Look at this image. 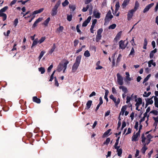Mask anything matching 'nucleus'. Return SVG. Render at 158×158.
Returning a JSON list of instances; mask_svg holds the SVG:
<instances>
[{"label":"nucleus","mask_w":158,"mask_h":158,"mask_svg":"<svg viewBox=\"0 0 158 158\" xmlns=\"http://www.w3.org/2000/svg\"><path fill=\"white\" fill-rule=\"evenodd\" d=\"M149 132H147L145 134H143L141 135L142 142L144 145H148L150 142L151 139L153 136L150 134H148Z\"/></svg>","instance_id":"obj_1"},{"label":"nucleus","mask_w":158,"mask_h":158,"mask_svg":"<svg viewBox=\"0 0 158 158\" xmlns=\"http://www.w3.org/2000/svg\"><path fill=\"white\" fill-rule=\"evenodd\" d=\"M81 58V55H79L77 57L75 62L72 66V72H75L78 69L80 63Z\"/></svg>","instance_id":"obj_2"},{"label":"nucleus","mask_w":158,"mask_h":158,"mask_svg":"<svg viewBox=\"0 0 158 158\" xmlns=\"http://www.w3.org/2000/svg\"><path fill=\"white\" fill-rule=\"evenodd\" d=\"M69 63V61L66 60L64 64L61 63L58 66L57 71L60 72L62 70H63V73H65L67 65Z\"/></svg>","instance_id":"obj_3"},{"label":"nucleus","mask_w":158,"mask_h":158,"mask_svg":"<svg viewBox=\"0 0 158 158\" xmlns=\"http://www.w3.org/2000/svg\"><path fill=\"white\" fill-rule=\"evenodd\" d=\"M60 0L58 1L52 9L51 15L52 16L56 15L57 13V10L61 4Z\"/></svg>","instance_id":"obj_4"},{"label":"nucleus","mask_w":158,"mask_h":158,"mask_svg":"<svg viewBox=\"0 0 158 158\" xmlns=\"http://www.w3.org/2000/svg\"><path fill=\"white\" fill-rule=\"evenodd\" d=\"M125 40H120L118 43L119 48L124 49L127 46L128 42H127L126 44H125Z\"/></svg>","instance_id":"obj_5"},{"label":"nucleus","mask_w":158,"mask_h":158,"mask_svg":"<svg viewBox=\"0 0 158 158\" xmlns=\"http://www.w3.org/2000/svg\"><path fill=\"white\" fill-rule=\"evenodd\" d=\"M117 77L118 84L122 85L123 84V79L122 77L119 73L117 74Z\"/></svg>","instance_id":"obj_6"},{"label":"nucleus","mask_w":158,"mask_h":158,"mask_svg":"<svg viewBox=\"0 0 158 158\" xmlns=\"http://www.w3.org/2000/svg\"><path fill=\"white\" fill-rule=\"evenodd\" d=\"M136 102L135 104L136 106V109L138 111H140V109H139V106L142 104V99L140 98H138L137 100H136Z\"/></svg>","instance_id":"obj_7"},{"label":"nucleus","mask_w":158,"mask_h":158,"mask_svg":"<svg viewBox=\"0 0 158 158\" xmlns=\"http://www.w3.org/2000/svg\"><path fill=\"white\" fill-rule=\"evenodd\" d=\"M110 98L113 100L116 105H118L120 103V99L118 98L117 100L116 98L114 97V96L112 94L110 96Z\"/></svg>","instance_id":"obj_8"},{"label":"nucleus","mask_w":158,"mask_h":158,"mask_svg":"<svg viewBox=\"0 0 158 158\" xmlns=\"http://www.w3.org/2000/svg\"><path fill=\"white\" fill-rule=\"evenodd\" d=\"M140 135V133L139 131H138L135 134H134V135L132 137V141H136L138 140V137Z\"/></svg>","instance_id":"obj_9"},{"label":"nucleus","mask_w":158,"mask_h":158,"mask_svg":"<svg viewBox=\"0 0 158 158\" xmlns=\"http://www.w3.org/2000/svg\"><path fill=\"white\" fill-rule=\"evenodd\" d=\"M126 74V78L125 79V81L126 82H128V81H131L133 80L132 77H131L130 76L129 73L128 72L125 73Z\"/></svg>","instance_id":"obj_10"},{"label":"nucleus","mask_w":158,"mask_h":158,"mask_svg":"<svg viewBox=\"0 0 158 158\" xmlns=\"http://www.w3.org/2000/svg\"><path fill=\"white\" fill-rule=\"evenodd\" d=\"M134 11L133 10H131L129 11L127 14V19L128 20H131L133 15Z\"/></svg>","instance_id":"obj_11"},{"label":"nucleus","mask_w":158,"mask_h":158,"mask_svg":"<svg viewBox=\"0 0 158 158\" xmlns=\"http://www.w3.org/2000/svg\"><path fill=\"white\" fill-rule=\"evenodd\" d=\"M154 5V3H152L148 5L143 10V12L145 13L148 11Z\"/></svg>","instance_id":"obj_12"},{"label":"nucleus","mask_w":158,"mask_h":158,"mask_svg":"<svg viewBox=\"0 0 158 158\" xmlns=\"http://www.w3.org/2000/svg\"><path fill=\"white\" fill-rule=\"evenodd\" d=\"M93 14L95 18L98 19H99L100 18V15L101 14L97 10H94L93 12Z\"/></svg>","instance_id":"obj_13"},{"label":"nucleus","mask_w":158,"mask_h":158,"mask_svg":"<svg viewBox=\"0 0 158 158\" xmlns=\"http://www.w3.org/2000/svg\"><path fill=\"white\" fill-rule=\"evenodd\" d=\"M91 18L90 16H89L86 20H85L82 23L83 27H86L88 24L90 22Z\"/></svg>","instance_id":"obj_14"},{"label":"nucleus","mask_w":158,"mask_h":158,"mask_svg":"<svg viewBox=\"0 0 158 158\" xmlns=\"http://www.w3.org/2000/svg\"><path fill=\"white\" fill-rule=\"evenodd\" d=\"M122 31H121L118 32L117 34L116 35L115 37L114 38V40L117 42L118 40H119L120 38L122 33Z\"/></svg>","instance_id":"obj_15"},{"label":"nucleus","mask_w":158,"mask_h":158,"mask_svg":"<svg viewBox=\"0 0 158 158\" xmlns=\"http://www.w3.org/2000/svg\"><path fill=\"white\" fill-rule=\"evenodd\" d=\"M113 16L111 15V12L110 11H109L107 13L106 18L105 20L111 19L113 18Z\"/></svg>","instance_id":"obj_16"},{"label":"nucleus","mask_w":158,"mask_h":158,"mask_svg":"<svg viewBox=\"0 0 158 158\" xmlns=\"http://www.w3.org/2000/svg\"><path fill=\"white\" fill-rule=\"evenodd\" d=\"M148 63L149 67H151L152 66V65L154 67H155L156 66V63L154 62L153 60H150Z\"/></svg>","instance_id":"obj_17"},{"label":"nucleus","mask_w":158,"mask_h":158,"mask_svg":"<svg viewBox=\"0 0 158 158\" xmlns=\"http://www.w3.org/2000/svg\"><path fill=\"white\" fill-rule=\"evenodd\" d=\"M127 106H124L122 107L121 109V111L119 113V115H122L123 116V115L124 114L127 109Z\"/></svg>","instance_id":"obj_18"},{"label":"nucleus","mask_w":158,"mask_h":158,"mask_svg":"<svg viewBox=\"0 0 158 158\" xmlns=\"http://www.w3.org/2000/svg\"><path fill=\"white\" fill-rule=\"evenodd\" d=\"M111 131V129H109L105 132L103 134L102 137L103 138H105L106 137H107L110 135L111 133H110V132Z\"/></svg>","instance_id":"obj_19"},{"label":"nucleus","mask_w":158,"mask_h":158,"mask_svg":"<svg viewBox=\"0 0 158 158\" xmlns=\"http://www.w3.org/2000/svg\"><path fill=\"white\" fill-rule=\"evenodd\" d=\"M44 10V8H41L39 10H35L32 13L33 15H36L38 14H39L42 12Z\"/></svg>","instance_id":"obj_20"},{"label":"nucleus","mask_w":158,"mask_h":158,"mask_svg":"<svg viewBox=\"0 0 158 158\" xmlns=\"http://www.w3.org/2000/svg\"><path fill=\"white\" fill-rule=\"evenodd\" d=\"M33 101L37 103H40V100L37 97L35 96L33 97Z\"/></svg>","instance_id":"obj_21"},{"label":"nucleus","mask_w":158,"mask_h":158,"mask_svg":"<svg viewBox=\"0 0 158 158\" xmlns=\"http://www.w3.org/2000/svg\"><path fill=\"white\" fill-rule=\"evenodd\" d=\"M64 30V27L62 26H60L59 27L57 28L56 31V33H60L62 32Z\"/></svg>","instance_id":"obj_22"},{"label":"nucleus","mask_w":158,"mask_h":158,"mask_svg":"<svg viewBox=\"0 0 158 158\" xmlns=\"http://www.w3.org/2000/svg\"><path fill=\"white\" fill-rule=\"evenodd\" d=\"M100 61L99 60L97 61L96 63V65L97 67H96L95 69L96 70L100 69H102L103 67L102 66L100 65Z\"/></svg>","instance_id":"obj_23"},{"label":"nucleus","mask_w":158,"mask_h":158,"mask_svg":"<svg viewBox=\"0 0 158 158\" xmlns=\"http://www.w3.org/2000/svg\"><path fill=\"white\" fill-rule=\"evenodd\" d=\"M130 0H125L124 1L122 4V6L123 8H125L126 6L128 4Z\"/></svg>","instance_id":"obj_24"},{"label":"nucleus","mask_w":158,"mask_h":158,"mask_svg":"<svg viewBox=\"0 0 158 158\" xmlns=\"http://www.w3.org/2000/svg\"><path fill=\"white\" fill-rule=\"evenodd\" d=\"M153 97V96L152 98L149 99L146 101V107L148 105L152 104L153 103V101L152 100V98Z\"/></svg>","instance_id":"obj_25"},{"label":"nucleus","mask_w":158,"mask_h":158,"mask_svg":"<svg viewBox=\"0 0 158 158\" xmlns=\"http://www.w3.org/2000/svg\"><path fill=\"white\" fill-rule=\"evenodd\" d=\"M56 48V46L55 44H53V46L51 49L49 51V53L50 54H52V52L54 51Z\"/></svg>","instance_id":"obj_26"},{"label":"nucleus","mask_w":158,"mask_h":158,"mask_svg":"<svg viewBox=\"0 0 158 158\" xmlns=\"http://www.w3.org/2000/svg\"><path fill=\"white\" fill-rule=\"evenodd\" d=\"M92 102L91 100L88 101L86 103L87 109H88L92 105Z\"/></svg>","instance_id":"obj_27"},{"label":"nucleus","mask_w":158,"mask_h":158,"mask_svg":"<svg viewBox=\"0 0 158 158\" xmlns=\"http://www.w3.org/2000/svg\"><path fill=\"white\" fill-rule=\"evenodd\" d=\"M119 89H122V91L124 92V93H126L127 92V88L123 86H120L119 87Z\"/></svg>","instance_id":"obj_28"},{"label":"nucleus","mask_w":158,"mask_h":158,"mask_svg":"<svg viewBox=\"0 0 158 158\" xmlns=\"http://www.w3.org/2000/svg\"><path fill=\"white\" fill-rule=\"evenodd\" d=\"M0 16L2 17L3 21L6 20L7 18L6 14L3 13H0Z\"/></svg>","instance_id":"obj_29"},{"label":"nucleus","mask_w":158,"mask_h":158,"mask_svg":"<svg viewBox=\"0 0 158 158\" xmlns=\"http://www.w3.org/2000/svg\"><path fill=\"white\" fill-rule=\"evenodd\" d=\"M31 48H32L35 46L37 44L39 43L38 39H36L35 40H33Z\"/></svg>","instance_id":"obj_30"},{"label":"nucleus","mask_w":158,"mask_h":158,"mask_svg":"<svg viewBox=\"0 0 158 158\" xmlns=\"http://www.w3.org/2000/svg\"><path fill=\"white\" fill-rule=\"evenodd\" d=\"M45 53V52L44 51H42L41 52L40 55L38 57V59L39 61L40 60L42 57L43 56Z\"/></svg>","instance_id":"obj_31"},{"label":"nucleus","mask_w":158,"mask_h":158,"mask_svg":"<svg viewBox=\"0 0 158 158\" xmlns=\"http://www.w3.org/2000/svg\"><path fill=\"white\" fill-rule=\"evenodd\" d=\"M50 20V18H48L44 22L43 24L45 26H46L48 25V23L49 21Z\"/></svg>","instance_id":"obj_32"},{"label":"nucleus","mask_w":158,"mask_h":158,"mask_svg":"<svg viewBox=\"0 0 158 158\" xmlns=\"http://www.w3.org/2000/svg\"><path fill=\"white\" fill-rule=\"evenodd\" d=\"M135 50L134 48H132L131 51L130 52L129 54V56H132L133 57L135 55Z\"/></svg>","instance_id":"obj_33"},{"label":"nucleus","mask_w":158,"mask_h":158,"mask_svg":"<svg viewBox=\"0 0 158 158\" xmlns=\"http://www.w3.org/2000/svg\"><path fill=\"white\" fill-rule=\"evenodd\" d=\"M39 71L41 72V74H43L45 72V69L44 68L41 67L38 68Z\"/></svg>","instance_id":"obj_34"},{"label":"nucleus","mask_w":158,"mask_h":158,"mask_svg":"<svg viewBox=\"0 0 158 158\" xmlns=\"http://www.w3.org/2000/svg\"><path fill=\"white\" fill-rule=\"evenodd\" d=\"M84 56L86 57H89L90 56V54L88 50L85 51L84 54Z\"/></svg>","instance_id":"obj_35"},{"label":"nucleus","mask_w":158,"mask_h":158,"mask_svg":"<svg viewBox=\"0 0 158 158\" xmlns=\"http://www.w3.org/2000/svg\"><path fill=\"white\" fill-rule=\"evenodd\" d=\"M151 75L150 74H148L144 79L143 81V83H144L147 81L149 78L151 77Z\"/></svg>","instance_id":"obj_36"},{"label":"nucleus","mask_w":158,"mask_h":158,"mask_svg":"<svg viewBox=\"0 0 158 158\" xmlns=\"http://www.w3.org/2000/svg\"><path fill=\"white\" fill-rule=\"evenodd\" d=\"M151 94V92H149L147 93L146 92H145L143 95V96L144 97H147L149 96Z\"/></svg>","instance_id":"obj_37"},{"label":"nucleus","mask_w":158,"mask_h":158,"mask_svg":"<svg viewBox=\"0 0 158 158\" xmlns=\"http://www.w3.org/2000/svg\"><path fill=\"white\" fill-rule=\"evenodd\" d=\"M46 39V37L44 36L42 37L41 39L39 40V44H41L44 42Z\"/></svg>","instance_id":"obj_38"},{"label":"nucleus","mask_w":158,"mask_h":158,"mask_svg":"<svg viewBox=\"0 0 158 158\" xmlns=\"http://www.w3.org/2000/svg\"><path fill=\"white\" fill-rule=\"evenodd\" d=\"M146 145H144L143 147L141 149V152L143 153H144L146 151L147 149L148 148L146 146Z\"/></svg>","instance_id":"obj_39"},{"label":"nucleus","mask_w":158,"mask_h":158,"mask_svg":"<svg viewBox=\"0 0 158 158\" xmlns=\"http://www.w3.org/2000/svg\"><path fill=\"white\" fill-rule=\"evenodd\" d=\"M117 152H118V155L119 156H120L121 155L122 152V150L120 148L119 149L118 148L117 149Z\"/></svg>","instance_id":"obj_40"},{"label":"nucleus","mask_w":158,"mask_h":158,"mask_svg":"<svg viewBox=\"0 0 158 158\" xmlns=\"http://www.w3.org/2000/svg\"><path fill=\"white\" fill-rule=\"evenodd\" d=\"M122 57V55L121 54H119L118 55V57H117L116 60V63H119Z\"/></svg>","instance_id":"obj_41"},{"label":"nucleus","mask_w":158,"mask_h":158,"mask_svg":"<svg viewBox=\"0 0 158 158\" xmlns=\"http://www.w3.org/2000/svg\"><path fill=\"white\" fill-rule=\"evenodd\" d=\"M116 25L115 24H112L110 25L108 27V28L110 29H114L116 27Z\"/></svg>","instance_id":"obj_42"},{"label":"nucleus","mask_w":158,"mask_h":158,"mask_svg":"<svg viewBox=\"0 0 158 158\" xmlns=\"http://www.w3.org/2000/svg\"><path fill=\"white\" fill-rule=\"evenodd\" d=\"M119 6H119V2H117V3H116L115 5V9L116 11H118V10L119 9Z\"/></svg>","instance_id":"obj_43"},{"label":"nucleus","mask_w":158,"mask_h":158,"mask_svg":"<svg viewBox=\"0 0 158 158\" xmlns=\"http://www.w3.org/2000/svg\"><path fill=\"white\" fill-rule=\"evenodd\" d=\"M72 15H67V20L68 21H69V22L71 21L72 20Z\"/></svg>","instance_id":"obj_44"},{"label":"nucleus","mask_w":158,"mask_h":158,"mask_svg":"<svg viewBox=\"0 0 158 158\" xmlns=\"http://www.w3.org/2000/svg\"><path fill=\"white\" fill-rule=\"evenodd\" d=\"M69 3V2L67 0H65L62 3V5L64 7L67 6Z\"/></svg>","instance_id":"obj_45"},{"label":"nucleus","mask_w":158,"mask_h":158,"mask_svg":"<svg viewBox=\"0 0 158 158\" xmlns=\"http://www.w3.org/2000/svg\"><path fill=\"white\" fill-rule=\"evenodd\" d=\"M101 35L97 34L96 37V41L97 42H98L101 39Z\"/></svg>","instance_id":"obj_46"},{"label":"nucleus","mask_w":158,"mask_h":158,"mask_svg":"<svg viewBox=\"0 0 158 158\" xmlns=\"http://www.w3.org/2000/svg\"><path fill=\"white\" fill-rule=\"evenodd\" d=\"M8 9V7L7 6H6L4 7L2 9L0 10V13H3V12H4L7 9Z\"/></svg>","instance_id":"obj_47"},{"label":"nucleus","mask_w":158,"mask_h":158,"mask_svg":"<svg viewBox=\"0 0 158 158\" xmlns=\"http://www.w3.org/2000/svg\"><path fill=\"white\" fill-rule=\"evenodd\" d=\"M110 141V139L109 138H107L106 140L104 142V144L108 145Z\"/></svg>","instance_id":"obj_48"},{"label":"nucleus","mask_w":158,"mask_h":158,"mask_svg":"<svg viewBox=\"0 0 158 158\" xmlns=\"http://www.w3.org/2000/svg\"><path fill=\"white\" fill-rule=\"evenodd\" d=\"M150 113L154 115H157L158 114V111L156 110H153L151 111Z\"/></svg>","instance_id":"obj_49"},{"label":"nucleus","mask_w":158,"mask_h":158,"mask_svg":"<svg viewBox=\"0 0 158 158\" xmlns=\"http://www.w3.org/2000/svg\"><path fill=\"white\" fill-rule=\"evenodd\" d=\"M111 9L112 10L113 14V15L116 16H118L119 15V12L117 13L118 11H116L115 10L114 11H113L112 9V8Z\"/></svg>","instance_id":"obj_50"},{"label":"nucleus","mask_w":158,"mask_h":158,"mask_svg":"<svg viewBox=\"0 0 158 158\" xmlns=\"http://www.w3.org/2000/svg\"><path fill=\"white\" fill-rule=\"evenodd\" d=\"M139 6V3H138V2L137 1H136L135 2V5L134 7V9L135 10H136L137 8Z\"/></svg>","instance_id":"obj_51"},{"label":"nucleus","mask_w":158,"mask_h":158,"mask_svg":"<svg viewBox=\"0 0 158 158\" xmlns=\"http://www.w3.org/2000/svg\"><path fill=\"white\" fill-rule=\"evenodd\" d=\"M126 126V123L125 121H123L121 127V130H122Z\"/></svg>","instance_id":"obj_52"},{"label":"nucleus","mask_w":158,"mask_h":158,"mask_svg":"<svg viewBox=\"0 0 158 158\" xmlns=\"http://www.w3.org/2000/svg\"><path fill=\"white\" fill-rule=\"evenodd\" d=\"M146 115L145 114V113L144 114V116L143 117L141 118L139 121V123L140 124H141V123L143 122L145 120V118L146 117Z\"/></svg>","instance_id":"obj_53"},{"label":"nucleus","mask_w":158,"mask_h":158,"mask_svg":"<svg viewBox=\"0 0 158 158\" xmlns=\"http://www.w3.org/2000/svg\"><path fill=\"white\" fill-rule=\"evenodd\" d=\"M69 7L71 9V10L73 11L75 9V7L73 5L69 6Z\"/></svg>","instance_id":"obj_54"},{"label":"nucleus","mask_w":158,"mask_h":158,"mask_svg":"<svg viewBox=\"0 0 158 158\" xmlns=\"http://www.w3.org/2000/svg\"><path fill=\"white\" fill-rule=\"evenodd\" d=\"M18 23V20L17 19H15L14 21V25L15 27H16Z\"/></svg>","instance_id":"obj_55"},{"label":"nucleus","mask_w":158,"mask_h":158,"mask_svg":"<svg viewBox=\"0 0 158 158\" xmlns=\"http://www.w3.org/2000/svg\"><path fill=\"white\" fill-rule=\"evenodd\" d=\"M97 20L96 19H94L92 20V23L91 26L94 27L95 26V24L97 23Z\"/></svg>","instance_id":"obj_56"},{"label":"nucleus","mask_w":158,"mask_h":158,"mask_svg":"<svg viewBox=\"0 0 158 158\" xmlns=\"http://www.w3.org/2000/svg\"><path fill=\"white\" fill-rule=\"evenodd\" d=\"M102 31L103 29L102 28L99 29L97 31V35H101Z\"/></svg>","instance_id":"obj_57"},{"label":"nucleus","mask_w":158,"mask_h":158,"mask_svg":"<svg viewBox=\"0 0 158 158\" xmlns=\"http://www.w3.org/2000/svg\"><path fill=\"white\" fill-rule=\"evenodd\" d=\"M132 129L130 127L128 128L127 133L126 134V135H128L131 133Z\"/></svg>","instance_id":"obj_58"},{"label":"nucleus","mask_w":158,"mask_h":158,"mask_svg":"<svg viewBox=\"0 0 158 158\" xmlns=\"http://www.w3.org/2000/svg\"><path fill=\"white\" fill-rule=\"evenodd\" d=\"M89 7V5H87V6H86V7H84L82 10V11L83 12H85L88 9Z\"/></svg>","instance_id":"obj_59"},{"label":"nucleus","mask_w":158,"mask_h":158,"mask_svg":"<svg viewBox=\"0 0 158 158\" xmlns=\"http://www.w3.org/2000/svg\"><path fill=\"white\" fill-rule=\"evenodd\" d=\"M131 100V97L127 96V97L126 103H127L130 102Z\"/></svg>","instance_id":"obj_60"},{"label":"nucleus","mask_w":158,"mask_h":158,"mask_svg":"<svg viewBox=\"0 0 158 158\" xmlns=\"http://www.w3.org/2000/svg\"><path fill=\"white\" fill-rule=\"evenodd\" d=\"M139 126V123L138 122H136L135 123L134 126L135 128L137 130H138V127Z\"/></svg>","instance_id":"obj_61"},{"label":"nucleus","mask_w":158,"mask_h":158,"mask_svg":"<svg viewBox=\"0 0 158 158\" xmlns=\"http://www.w3.org/2000/svg\"><path fill=\"white\" fill-rule=\"evenodd\" d=\"M131 44L132 46H134L136 45V44L135 43L134 37H133L132 39L131 40Z\"/></svg>","instance_id":"obj_62"},{"label":"nucleus","mask_w":158,"mask_h":158,"mask_svg":"<svg viewBox=\"0 0 158 158\" xmlns=\"http://www.w3.org/2000/svg\"><path fill=\"white\" fill-rule=\"evenodd\" d=\"M79 41L77 40H75L74 41V45L76 47L78 44Z\"/></svg>","instance_id":"obj_63"},{"label":"nucleus","mask_w":158,"mask_h":158,"mask_svg":"<svg viewBox=\"0 0 158 158\" xmlns=\"http://www.w3.org/2000/svg\"><path fill=\"white\" fill-rule=\"evenodd\" d=\"M153 118L155 122L158 123V116L157 117H153Z\"/></svg>","instance_id":"obj_64"}]
</instances>
